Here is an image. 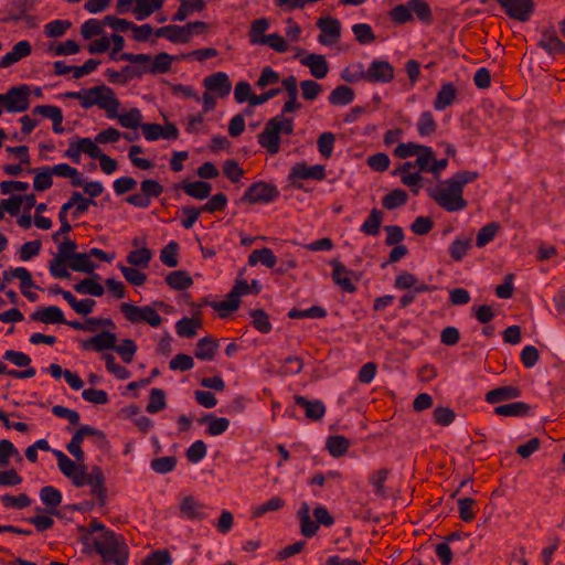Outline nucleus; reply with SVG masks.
<instances>
[{
	"label": "nucleus",
	"mask_w": 565,
	"mask_h": 565,
	"mask_svg": "<svg viewBox=\"0 0 565 565\" xmlns=\"http://www.w3.org/2000/svg\"><path fill=\"white\" fill-rule=\"evenodd\" d=\"M53 455L57 460V466L61 472L68 479L75 487H90V492L100 501L102 504L106 502L107 490L105 487V477L103 470L95 466L90 472L87 471V466L76 463L70 459L63 451L54 449Z\"/></svg>",
	"instance_id": "obj_1"
},
{
	"label": "nucleus",
	"mask_w": 565,
	"mask_h": 565,
	"mask_svg": "<svg viewBox=\"0 0 565 565\" xmlns=\"http://www.w3.org/2000/svg\"><path fill=\"white\" fill-rule=\"evenodd\" d=\"M477 178V172L460 171L450 179L443 181L438 186L427 191L429 196L444 210L448 212L461 211L467 206V201L462 196L463 188Z\"/></svg>",
	"instance_id": "obj_2"
},
{
	"label": "nucleus",
	"mask_w": 565,
	"mask_h": 565,
	"mask_svg": "<svg viewBox=\"0 0 565 565\" xmlns=\"http://www.w3.org/2000/svg\"><path fill=\"white\" fill-rule=\"evenodd\" d=\"M63 97L79 100L84 109L97 106L106 111L109 119H115L120 106V102L115 96L114 90L104 84L90 88H83L78 92H66L63 94Z\"/></svg>",
	"instance_id": "obj_3"
},
{
	"label": "nucleus",
	"mask_w": 565,
	"mask_h": 565,
	"mask_svg": "<svg viewBox=\"0 0 565 565\" xmlns=\"http://www.w3.org/2000/svg\"><path fill=\"white\" fill-rule=\"evenodd\" d=\"M294 126L291 118L277 115L266 122L264 130L258 135V143L262 148L266 149L269 154L274 156L278 153L280 149V135H292Z\"/></svg>",
	"instance_id": "obj_4"
},
{
	"label": "nucleus",
	"mask_w": 565,
	"mask_h": 565,
	"mask_svg": "<svg viewBox=\"0 0 565 565\" xmlns=\"http://www.w3.org/2000/svg\"><path fill=\"white\" fill-rule=\"evenodd\" d=\"M120 61L136 64L139 78L146 74H166L171 70L173 56L168 53H159L154 57L149 54L121 53Z\"/></svg>",
	"instance_id": "obj_5"
},
{
	"label": "nucleus",
	"mask_w": 565,
	"mask_h": 565,
	"mask_svg": "<svg viewBox=\"0 0 565 565\" xmlns=\"http://www.w3.org/2000/svg\"><path fill=\"white\" fill-rule=\"evenodd\" d=\"M96 552L107 563L115 565H127L128 546L111 531H104L94 540Z\"/></svg>",
	"instance_id": "obj_6"
},
{
	"label": "nucleus",
	"mask_w": 565,
	"mask_h": 565,
	"mask_svg": "<svg viewBox=\"0 0 565 565\" xmlns=\"http://www.w3.org/2000/svg\"><path fill=\"white\" fill-rule=\"evenodd\" d=\"M413 14L424 24L433 23V11L425 0H408L404 4L395 6L390 11V18L397 24L413 20Z\"/></svg>",
	"instance_id": "obj_7"
},
{
	"label": "nucleus",
	"mask_w": 565,
	"mask_h": 565,
	"mask_svg": "<svg viewBox=\"0 0 565 565\" xmlns=\"http://www.w3.org/2000/svg\"><path fill=\"white\" fill-rule=\"evenodd\" d=\"M120 311L130 323H147L150 327L158 328L162 323L161 316L151 306H135L122 302Z\"/></svg>",
	"instance_id": "obj_8"
},
{
	"label": "nucleus",
	"mask_w": 565,
	"mask_h": 565,
	"mask_svg": "<svg viewBox=\"0 0 565 565\" xmlns=\"http://www.w3.org/2000/svg\"><path fill=\"white\" fill-rule=\"evenodd\" d=\"M31 89L29 85L22 84L13 86L7 93L0 94V97L7 113H23L30 107Z\"/></svg>",
	"instance_id": "obj_9"
},
{
	"label": "nucleus",
	"mask_w": 565,
	"mask_h": 565,
	"mask_svg": "<svg viewBox=\"0 0 565 565\" xmlns=\"http://www.w3.org/2000/svg\"><path fill=\"white\" fill-rule=\"evenodd\" d=\"M163 193V186L153 179H146L140 183V192L126 198V202L138 209H148L152 199Z\"/></svg>",
	"instance_id": "obj_10"
},
{
	"label": "nucleus",
	"mask_w": 565,
	"mask_h": 565,
	"mask_svg": "<svg viewBox=\"0 0 565 565\" xmlns=\"http://www.w3.org/2000/svg\"><path fill=\"white\" fill-rule=\"evenodd\" d=\"M322 181L326 179V168L322 164L308 166L306 162H298L291 167L288 180L297 189H302V180Z\"/></svg>",
	"instance_id": "obj_11"
},
{
	"label": "nucleus",
	"mask_w": 565,
	"mask_h": 565,
	"mask_svg": "<svg viewBox=\"0 0 565 565\" xmlns=\"http://www.w3.org/2000/svg\"><path fill=\"white\" fill-rule=\"evenodd\" d=\"M279 194V190L274 184L259 181L249 185L241 200L249 204L270 203L277 200Z\"/></svg>",
	"instance_id": "obj_12"
},
{
	"label": "nucleus",
	"mask_w": 565,
	"mask_h": 565,
	"mask_svg": "<svg viewBox=\"0 0 565 565\" xmlns=\"http://www.w3.org/2000/svg\"><path fill=\"white\" fill-rule=\"evenodd\" d=\"M394 79V67L387 61L373 60L366 68V82L387 84Z\"/></svg>",
	"instance_id": "obj_13"
},
{
	"label": "nucleus",
	"mask_w": 565,
	"mask_h": 565,
	"mask_svg": "<svg viewBox=\"0 0 565 565\" xmlns=\"http://www.w3.org/2000/svg\"><path fill=\"white\" fill-rule=\"evenodd\" d=\"M505 13L519 21H527L533 11L532 0H497Z\"/></svg>",
	"instance_id": "obj_14"
},
{
	"label": "nucleus",
	"mask_w": 565,
	"mask_h": 565,
	"mask_svg": "<svg viewBox=\"0 0 565 565\" xmlns=\"http://www.w3.org/2000/svg\"><path fill=\"white\" fill-rule=\"evenodd\" d=\"M321 33L318 36V42L323 45H331L335 43L341 35V24L334 18H321L317 22Z\"/></svg>",
	"instance_id": "obj_15"
},
{
	"label": "nucleus",
	"mask_w": 565,
	"mask_h": 565,
	"mask_svg": "<svg viewBox=\"0 0 565 565\" xmlns=\"http://www.w3.org/2000/svg\"><path fill=\"white\" fill-rule=\"evenodd\" d=\"M117 335L110 331H102L96 335L81 342V348L86 351L103 352L113 350L117 343Z\"/></svg>",
	"instance_id": "obj_16"
},
{
	"label": "nucleus",
	"mask_w": 565,
	"mask_h": 565,
	"mask_svg": "<svg viewBox=\"0 0 565 565\" xmlns=\"http://www.w3.org/2000/svg\"><path fill=\"white\" fill-rule=\"evenodd\" d=\"M330 265L332 266L334 284L349 294L355 292L356 287L351 279V277L355 276L354 271L349 270L339 259L331 260Z\"/></svg>",
	"instance_id": "obj_17"
},
{
	"label": "nucleus",
	"mask_w": 565,
	"mask_h": 565,
	"mask_svg": "<svg viewBox=\"0 0 565 565\" xmlns=\"http://www.w3.org/2000/svg\"><path fill=\"white\" fill-rule=\"evenodd\" d=\"M180 514L191 521H201L207 518L206 507L192 495H186L180 501Z\"/></svg>",
	"instance_id": "obj_18"
},
{
	"label": "nucleus",
	"mask_w": 565,
	"mask_h": 565,
	"mask_svg": "<svg viewBox=\"0 0 565 565\" xmlns=\"http://www.w3.org/2000/svg\"><path fill=\"white\" fill-rule=\"evenodd\" d=\"M204 87L212 93H215L218 97H226L232 89V84L228 75L224 72H216L203 79Z\"/></svg>",
	"instance_id": "obj_19"
},
{
	"label": "nucleus",
	"mask_w": 565,
	"mask_h": 565,
	"mask_svg": "<svg viewBox=\"0 0 565 565\" xmlns=\"http://www.w3.org/2000/svg\"><path fill=\"white\" fill-rule=\"evenodd\" d=\"M245 288V284H235L233 289L226 296V299L222 301H213L211 302V307L214 310L221 312V317L224 318L226 313L235 311L239 307L242 290Z\"/></svg>",
	"instance_id": "obj_20"
},
{
	"label": "nucleus",
	"mask_w": 565,
	"mask_h": 565,
	"mask_svg": "<svg viewBox=\"0 0 565 565\" xmlns=\"http://www.w3.org/2000/svg\"><path fill=\"white\" fill-rule=\"evenodd\" d=\"M295 404L305 411V415L312 422H319L326 414V405L320 399H308L305 396L296 395Z\"/></svg>",
	"instance_id": "obj_21"
},
{
	"label": "nucleus",
	"mask_w": 565,
	"mask_h": 565,
	"mask_svg": "<svg viewBox=\"0 0 565 565\" xmlns=\"http://www.w3.org/2000/svg\"><path fill=\"white\" fill-rule=\"evenodd\" d=\"M300 63L310 70V74L318 78H324L329 73V65L326 57L321 54H308L300 60Z\"/></svg>",
	"instance_id": "obj_22"
},
{
	"label": "nucleus",
	"mask_w": 565,
	"mask_h": 565,
	"mask_svg": "<svg viewBox=\"0 0 565 565\" xmlns=\"http://www.w3.org/2000/svg\"><path fill=\"white\" fill-rule=\"evenodd\" d=\"M31 319L45 324L66 322L63 311L56 306L39 308L31 315Z\"/></svg>",
	"instance_id": "obj_23"
},
{
	"label": "nucleus",
	"mask_w": 565,
	"mask_h": 565,
	"mask_svg": "<svg viewBox=\"0 0 565 565\" xmlns=\"http://www.w3.org/2000/svg\"><path fill=\"white\" fill-rule=\"evenodd\" d=\"M32 47L29 41L22 40L13 45L10 52L4 54L1 57L2 67H9L15 63H18L23 57H26L31 54Z\"/></svg>",
	"instance_id": "obj_24"
},
{
	"label": "nucleus",
	"mask_w": 565,
	"mask_h": 565,
	"mask_svg": "<svg viewBox=\"0 0 565 565\" xmlns=\"http://www.w3.org/2000/svg\"><path fill=\"white\" fill-rule=\"evenodd\" d=\"M40 499L46 507V512L52 515H57V507L62 502V493L53 486H45L40 490Z\"/></svg>",
	"instance_id": "obj_25"
},
{
	"label": "nucleus",
	"mask_w": 565,
	"mask_h": 565,
	"mask_svg": "<svg viewBox=\"0 0 565 565\" xmlns=\"http://www.w3.org/2000/svg\"><path fill=\"white\" fill-rule=\"evenodd\" d=\"M521 396V390L518 386H501L489 391L486 394V401L489 404H498L511 401Z\"/></svg>",
	"instance_id": "obj_26"
},
{
	"label": "nucleus",
	"mask_w": 565,
	"mask_h": 565,
	"mask_svg": "<svg viewBox=\"0 0 565 565\" xmlns=\"http://www.w3.org/2000/svg\"><path fill=\"white\" fill-rule=\"evenodd\" d=\"M539 46L546 51L548 54H559L565 51V44L557 36L554 30H544L539 41Z\"/></svg>",
	"instance_id": "obj_27"
},
{
	"label": "nucleus",
	"mask_w": 565,
	"mask_h": 565,
	"mask_svg": "<svg viewBox=\"0 0 565 565\" xmlns=\"http://www.w3.org/2000/svg\"><path fill=\"white\" fill-rule=\"evenodd\" d=\"M457 88L452 83L443 84L434 100V108L438 111L445 110L447 107L452 105L457 97Z\"/></svg>",
	"instance_id": "obj_28"
},
{
	"label": "nucleus",
	"mask_w": 565,
	"mask_h": 565,
	"mask_svg": "<svg viewBox=\"0 0 565 565\" xmlns=\"http://www.w3.org/2000/svg\"><path fill=\"white\" fill-rule=\"evenodd\" d=\"M179 188L196 200L207 199L212 191V185L205 181L183 182L179 184Z\"/></svg>",
	"instance_id": "obj_29"
},
{
	"label": "nucleus",
	"mask_w": 565,
	"mask_h": 565,
	"mask_svg": "<svg viewBox=\"0 0 565 565\" xmlns=\"http://www.w3.org/2000/svg\"><path fill=\"white\" fill-rule=\"evenodd\" d=\"M164 0H136L132 12L138 21H142L150 17L153 12L160 10Z\"/></svg>",
	"instance_id": "obj_30"
},
{
	"label": "nucleus",
	"mask_w": 565,
	"mask_h": 565,
	"mask_svg": "<svg viewBox=\"0 0 565 565\" xmlns=\"http://www.w3.org/2000/svg\"><path fill=\"white\" fill-rule=\"evenodd\" d=\"M530 409V405L524 402H513L497 406L494 408V414L498 416L524 417L529 415Z\"/></svg>",
	"instance_id": "obj_31"
},
{
	"label": "nucleus",
	"mask_w": 565,
	"mask_h": 565,
	"mask_svg": "<svg viewBox=\"0 0 565 565\" xmlns=\"http://www.w3.org/2000/svg\"><path fill=\"white\" fill-rule=\"evenodd\" d=\"M99 278L95 275L94 278H85L74 285V290L81 295H89L94 297H102L105 292L103 285L96 281Z\"/></svg>",
	"instance_id": "obj_32"
},
{
	"label": "nucleus",
	"mask_w": 565,
	"mask_h": 565,
	"mask_svg": "<svg viewBox=\"0 0 565 565\" xmlns=\"http://www.w3.org/2000/svg\"><path fill=\"white\" fill-rule=\"evenodd\" d=\"M354 90L345 85L337 86L329 95L328 99L331 105L347 106L354 100Z\"/></svg>",
	"instance_id": "obj_33"
},
{
	"label": "nucleus",
	"mask_w": 565,
	"mask_h": 565,
	"mask_svg": "<svg viewBox=\"0 0 565 565\" xmlns=\"http://www.w3.org/2000/svg\"><path fill=\"white\" fill-rule=\"evenodd\" d=\"M258 263H262L267 268H274L277 264V257L270 248L255 249L248 256V264L255 266Z\"/></svg>",
	"instance_id": "obj_34"
},
{
	"label": "nucleus",
	"mask_w": 565,
	"mask_h": 565,
	"mask_svg": "<svg viewBox=\"0 0 565 565\" xmlns=\"http://www.w3.org/2000/svg\"><path fill=\"white\" fill-rule=\"evenodd\" d=\"M166 282L174 290H184L192 286L193 280L185 270H175L166 276Z\"/></svg>",
	"instance_id": "obj_35"
},
{
	"label": "nucleus",
	"mask_w": 565,
	"mask_h": 565,
	"mask_svg": "<svg viewBox=\"0 0 565 565\" xmlns=\"http://www.w3.org/2000/svg\"><path fill=\"white\" fill-rule=\"evenodd\" d=\"M68 267L74 271L92 274L97 266L90 260L88 253H76L68 262Z\"/></svg>",
	"instance_id": "obj_36"
},
{
	"label": "nucleus",
	"mask_w": 565,
	"mask_h": 565,
	"mask_svg": "<svg viewBox=\"0 0 565 565\" xmlns=\"http://www.w3.org/2000/svg\"><path fill=\"white\" fill-rule=\"evenodd\" d=\"M350 446H351V441L341 435L330 436L327 439V444H326V447H327L329 454L333 458H339V457L343 456L348 451Z\"/></svg>",
	"instance_id": "obj_37"
},
{
	"label": "nucleus",
	"mask_w": 565,
	"mask_h": 565,
	"mask_svg": "<svg viewBox=\"0 0 565 565\" xmlns=\"http://www.w3.org/2000/svg\"><path fill=\"white\" fill-rule=\"evenodd\" d=\"M382 222L383 213L377 209H373L361 225L360 231L366 235L376 236L380 233Z\"/></svg>",
	"instance_id": "obj_38"
},
{
	"label": "nucleus",
	"mask_w": 565,
	"mask_h": 565,
	"mask_svg": "<svg viewBox=\"0 0 565 565\" xmlns=\"http://www.w3.org/2000/svg\"><path fill=\"white\" fill-rule=\"evenodd\" d=\"M217 350V343L211 338H202L196 343L195 358L202 361H212Z\"/></svg>",
	"instance_id": "obj_39"
},
{
	"label": "nucleus",
	"mask_w": 565,
	"mask_h": 565,
	"mask_svg": "<svg viewBox=\"0 0 565 565\" xmlns=\"http://www.w3.org/2000/svg\"><path fill=\"white\" fill-rule=\"evenodd\" d=\"M341 78L347 83L366 82V68L360 62L351 63L342 70Z\"/></svg>",
	"instance_id": "obj_40"
},
{
	"label": "nucleus",
	"mask_w": 565,
	"mask_h": 565,
	"mask_svg": "<svg viewBox=\"0 0 565 565\" xmlns=\"http://www.w3.org/2000/svg\"><path fill=\"white\" fill-rule=\"evenodd\" d=\"M201 326L200 319L184 317L175 323L177 334L182 338H192Z\"/></svg>",
	"instance_id": "obj_41"
},
{
	"label": "nucleus",
	"mask_w": 565,
	"mask_h": 565,
	"mask_svg": "<svg viewBox=\"0 0 565 565\" xmlns=\"http://www.w3.org/2000/svg\"><path fill=\"white\" fill-rule=\"evenodd\" d=\"M417 132L420 137H428L436 132L437 122L431 111H423L416 124Z\"/></svg>",
	"instance_id": "obj_42"
},
{
	"label": "nucleus",
	"mask_w": 565,
	"mask_h": 565,
	"mask_svg": "<svg viewBox=\"0 0 565 565\" xmlns=\"http://www.w3.org/2000/svg\"><path fill=\"white\" fill-rule=\"evenodd\" d=\"M285 507V501L280 497H271L268 501L252 508V516L260 518L268 512L279 511Z\"/></svg>",
	"instance_id": "obj_43"
},
{
	"label": "nucleus",
	"mask_w": 565,
	"mask_h": 565,
	"mask_svg": "<svg viewBox=\"0 0 565 565\" xmlns=\"http://www.w3.org/2000/svg\"><path fill=\"white\" fill-rule=\"evenodd\" d=\"M115 119H118L120 126L127 129H137L141 128L142 115L138 108H132L129 111L124 114H118L115 116Z\"/></svg>",
	"instance_id": "obj_44"
},
{
	"label": "nucleus",
	"mask_w": 565,
	"mask_h": 565,
	"mask_svg": "<svg viewBox=\"0 0 565 565\" xmlns=\"http://www.w3.org/2000/svg\"><path fill=\"white\" fill-rule=\"evenodd\" d=\"M407 193L402 189H394L382 199V205L386 210H395L407 202Z\"/></svg>",
	"instance_id": "obj_45"
},
{
	"label": "nucleus",
	"mask_w": 565,
	"mask_h": 565,
	"mask_svg": "<svg viewBox=\"0 0 565 565\" xmlns=\"http://www.w3.org/2000/svg\"><path fill=\"white\" fill-rule=\"evenodd\" d=\"M203 423H207L206 433L210 436H218L225 433L230 427V420L225 417H215L210 414L202 419Z\"/></svg>",
	"instance_id": "obj_46"
},
{
	"label": "nucleus",
	"mask_w": 565,
	"mask_h": 565,
	"mask_svg": "<svg viewBox=\"0 0 565 565\" xmlns=\"http://www.w3.org/2000/svg\"><path fill=\"white\" fill-rule=\"evenodd\" d=\"M32 172L35 173L33 188L36 191H45L50 189L53 184L52 180V171L51 167H42L38 169H33Z\"/></svg>",
	"instance_id": "obj_47"
},
{
	"label": "nucleus",
	"mask_w": 565,
	"mask_h": 565,
	"mask_svg": "<svg viewBox=\"0 0 565 565\" xmlns=\"http://www.w3.org/2000/svg\"><path fill=\"white\" fill-rule=\"evenodd\" d=\"M268 45L270 49L278 53H285L288 51V44L286 40L278 33H271L263 35L260 40H255L254 45Z\"/></svg>",
	"instance_id": "obj_48"
},
{
	"label": "nucleus",
	"mask_w": 565,
	"mask_h": 565,
	"mask_svg": "<svg viewBox=\"0 0 565 565\" xmlns=\"http://www.w3.org/2000/svg\"><path fill=\"white\" fill-rule=\"evenodd\" d=\"M68 203H71V207H74L73 216L75 218L87 212L90 205L96 204L94 200L84 198L79 192H73Z\"/></svg>",
	"instance_id": "obj_49"
},
{
	"label": "nucleus",
	"mask_w": 565,
	"mask_h": 565,
	"mask_svg": "<svg viewBox=\"0 0 565 565\" xmlns=\"http://www.w3.org/2000/svg\"><path fill=\"white\" fill-rule=\"evenodd\" d=\"M2 505L6 509H24L28 508L31 504V499L25 493H20L19 495H12V494H3L0 498Z\"/></svg>",
	"instance_id": "obj_50"
},
{
	"label": "nucleus",
	"mask_w": 565,
	"mask_h": 565,
	"mask_svg": "<svg viewBox=\"0 0 565 565\" xmlns=\"http://www.w3.org/2000/svg\"><path fill=\"white\" fill-rule=\"evenodd\" d=\"M166 406H167V403H166L164 391L161 388H152L150 391L149 403L146 407V411L149 414H156V413L164 409Z\"/></svg>",
	"instance_id": "obj_51"
},
{
	"label": "nucleus",
	"mask_w": 565,
	"mask_h": 565,
	"mask_svg": "<svg viewBox=\"0 0 565 565\" xmlns=\"http://www.w3.org/2000/svg\"><path fill=\"white\" fill-rule=\"evenodd\" d=\"M150 467L156 473L166 475L175 469L177 458L174 456L154 458L151 460Z\"/></svg>",
	"instance_id": "obj_52"
},
{
	"label": "nucleus",
	"mask_w": 565,
	"mask_h": 565,
	"mask_svg": "<svg viewBox=\"0 0 565 565\" xmlns=\"http://www.w3.org/2000/svg\"><path fill=\"white\" fill-rule=\"evenodd\" d=\"M352 32L354 34L355 40L362 44L366 45L375 40V34L367 23H356L352 26Z\"/></svg>",
	"instance_id": "obj_53"
},
{
	"label": "nucleus",
	"mask_w": 565,
	"mask_h": 565,
	"mask_svg": "<svg viewBox=\"0 0 565 565\" xmlns=\"http://www.w3.org/2000/svg\"><path fill=\"white\" fill-rule=\"evenodd\" d=\"M335 143V136L332 132L326 131L322 132L317 140V146L320 154L329 159L333 153V148Z\"/></svg>",
	"instance_id": "obj_54"
},
{
	"label": "nucleus",
	"mask_w": 565,
	"mask_h": 565,
	"mask_svg": "<svg viewBox=\"0 0 565 565\" xmlns=\"http://www.w3.org/2000/svg\"><path fill=\"white\" fill-rule=\"evenodd\" d=\"M179 244L175 241L169 242L160 253V260L168 267L178 266Z\"/></svg>",
	"instance_id": "obj_55"
},
{
	"label": "nucleus",
	"mask_w": 565,
	"mask_h": 565,
	"mask_svg": "<svg viewBox=\"0 0 565 565\" xmlns=\"http://www.w3.org/2000/svg\"><path fill=\"white\" fill-rule=\"evenodd\" d=\"M435 159V153L433 149L428 146L422 147L420 151L417 153V158L415 160V166L422 172H430L431 164Z\"/></svg>",
	"instance_id": "obj_56"
},
{
	"label": "nucleus",
	"mask_w": 565,
	"mask_h": 565,
	"mask_svg": "<svg viewBox=\"0 0 565 565\" xmlns=\"http://www.w3.org/2000/svg\"><path fill=\"white\" fill-rule=\"evenodd\" d=\"M457 503L459 516L463 522H470L476 518V500L471 498H460Z\"/></svg>",
	"instance_id": "obj_57"
},
{
	"label": "nucleus",
	"mask_w": 565,
	"mask_h": 565,
	"mask_svg": "<svg viewBox=\"0 0 565 565\" xmlns=\"http://www.w3.org/2000/svg\"><path fill=\"white\" fill-rule=\"evenodd\" d=\"M151 252L147 247L131 250L127 256V262L132 266L148 267L151 260Z\"/></svg>",
	"instance_id": "obj_58"
},
{
	"label": "nucleus",
	"mask_w": 565,
	"mask_h": 565,
	"mask_svg": "<svg viewBox=\"0 0 565 565\" xmlns=\"http://www.w3.org/2000/svg\"><path fill=\"white\" fill-rule=\"evenodd\" d=\"M67 20H53L44 25V33L47 38H60L71 28Z\"/></svg>",
	"instance_id": "obj_59"
},
{
	"label": "nucleus",
	"mask_w": 565,
	"mask_h": 565,
	"mask_svg": "<svg viewBox=\"0 0 565 565\" xmlns=\"http://www.w3.org/2000/svg\"><path fill=\"white\" fill-rule=\"evenodd\" d=\"M113 350L120 355L125 363H130L132 362L134 355L137 352V345L134 340L125 339L119 345L115 343V348Z\"/></svg>",
	"instance_id": "obj_60"
},
{
	"label": "nucleus",
	"mask_w": 565,
	"mask_h": 565,
	"mask_svg": "<svg viewBox=\"0 0 565 565\" xmlns=\"http://www.w3.org/2000/svg\"><path fill=\"white\" fill-rule=\"evenodd\" d=\"M42 248V243L39 239L25 242L19 249V258L22 262H29L36 257Z\"/></svg>",
	"instance_id": "obj_61"
},
{
	"label": "nucleus",
	"mask_w": 565,
	"mask_h": 565,
	"mask_svg": "<svg viewBox=\"0 0 565 565\" xmlns=\"http://www.w3.org/2000/svg\"><path fill=\"white\" fill-rule=\"evenodd\" d=\"M422 147L423 145L415 142H399L393 150V154L398 159H407L417 156Z\"/></svg>",
	"instance_id": "obj_62"
},
{
	"label": "nucleus",
	"mask_w": 565,
	"mask_h": 565,
	"mask_svg": "<svg viewBox=\"0 0 565 565\" xmlns=\"http://www.w3.org/2000/svg\"><path fill=\"white\" fill-rule=\"evenodd\" d=\"M499 225L497 223H489L480 228L477 234L476 245L483 247L489 244L497 235Z\"/></svg>",
	"instance_id": "obj_63"
},
{
	"label": "nucleus",
	"mask_w": 565,
	"mask_h": 565,
	"mask_svg": "<svg viewBox=\"0 0 565 565\" xmlns=\"http://www.w3.org/2000/svg\"><path fill=\"white\" fill-rule=\"evenodd\" d=\"M250 316L253 318V326L256 330H258L262 333H268L271 330L269 317L264 310H252Z\"/></svg>",
	"instance_id": "obj_64"
}]
</instances>
